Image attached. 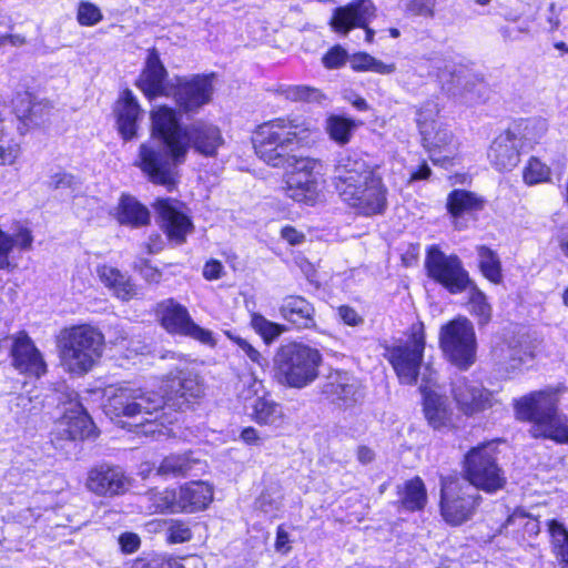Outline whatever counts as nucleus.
<instances>
[{"mask_svg":"<svg viewBox=\"0 0 568 568\" xmlns=\"http://www.w3.org/2000/svg\"><path fill=\"white\" fill-rule=\"evenodd\" d=\"M474 489L457 474L440 476L438 509L448 526L459 527L477 514L483 496Z\"/></svg>","mask_w":568,"mask_h":568,"instance_id":"6e6552de","label":"nucleus"},{"mask_svg":"<svg viewBox=\"0 0 568 568\" xmlns=\"http://www.w3.org/2000/svg\"><path fill=\"white\" fill-rule=\"evenodd\" d=\"M322 393L333 404L343 408L353 407L364 398L361 381L347 372L329 374Z\"/></svg>","mask_w":568,"mask_h":568,"instance_id":"412c9836","label":"nucleus"},{"mask_svg":"<svg viewBox=\"0 0 568 568\" xmlns=\"http://www.w3.org/2000/svg\"><path fill=\"white\" fill-rule=\"evenodd\" d=\"M178 495L179 511L195 513L205 509L213 499V488L204 481H191L182 486Z\"/></svg>","mask_w":568,"mask_h":568,"instance_id":"bb28decb","label":"nucleus"},{"mask_svg":"<svg viewBox=\"0 0 568 568\" xmlns=\"http://www.w3.org/2000/svg\"><path fill=\"white\" fill-rule=\"evenodd\" d=\"M425 328L422 322L413 323L407 333V339L399 345H393V371L403 385L417 383L425 351Z\"/></svg>","mask_w":568,"mask_h":568,"instance_id":"f8f14e48","label":"nucleus"},{"mask_svg":"<svg viewBox=\"0 0 568 568\" xmlns=\"http://www.w3.org/2000/svg\"><path fill=\"white\" fill-rule=\"evenodd\" d=\"M223 273V265L216 260L206 262L203 268V276L206 280H219Z\"/></svg>","mask_w":568,"mask_h":568,"instance_id":"0e129e2a","label":"nucleus"},{"mask_svg":"<svg viewBox=\"0 0 568 568\" xmlns=\"http://www.w3.org/2000/svg\"><path fill=\"white\" fill-rule=\"evenodd\" d=\"M78 409L71 414H65L58 423L57 434L63 439L82 440L94 438L97 436L91 417L83 410L80 404H75Z\"/></svg>","mask_w":568,"mask_h":568,"instance_id":"393cba45","label":"nucleus"},{"mask_svg":"<svg viewBox=\"0 0 568 568\" xmlns=\"http://www.w3.org/2000/svg\"><path fill=\"white\" fill-rule=\"evenodd\" d=\"M165 77L166 70L161 63L158 53L151 52L148 57L145 69L138 81V85L149 98L170 95L171 92L166 91L164 85Z\"/></svg>","mask_w":568,"mask_h":568,"instance_id":"cd10ccee","label":"nucleus"},{"mask_svg":"<svg viewBox=\"0 0 568 568\" xmlns=\"http://www.w3.org/2000/svg\"><path fill=\"white\" fill-rule=\"evenodd\" d=\"M318 130L312 120L290 114L260 124L253 134L257 156L273 168H285V192L296 202L313 204L318 194L322 163L308 156L292 154L294 145L314 143Z\"/></svg>","mask_w":568,"mask_h":568,"instance_id":"f03ea898","label":"nucleus"},{"mask_svg":"<svg viewBox=\"0 0 568 568\" xmlns=\"http://www.w3.org/2000/svg\"><path fill=\"white\" fill-rule=\"evenodd\" d=\"M151 508L155 513H178V495L175 490L153 491L150 494Z\"/></svg>","mask_w":568,"mask_h":568,"instance_id":"a18cd8bd","label":"nucleus"},{"mask_svg":"<svg viewBox=\"0 0 568 568\" xmlns=\"http://www.w3.org/2000/svg\"><path fill=\"white\" fill-rule=\"evenodd\" d=\"M164 395L144 392L132 386H122L109 397L106 408L115 416L140 418L139 425H150L144 433L158 430L159 413L164 406L174 409L189 407L193 399L203 394L199 376L191 371L176 369L171 372L164 382Z\"/></svg>","mask_w":568,"mask_h":568,"instance_id":"7ed1b4c3","label":"nucleus"},{"mask_svg":"<svg viewBox=\"0 0 568 568\" xmlns=\"http://www.w3.org/2000/svg\"><path fill=\"white\" fill-rule=\"evenodd\" d=\"M213 91L212 75L195 74L190 78H178L171 94L179 108L189 113L196 112L207 104Z\"/></svg>","mask_w":568,"mask_h":568,"instance_id":"6ab92c4d","label":"nucleus"},{"mask_svg":"<svg viewBox=\"0 0 568 568\" xmlns=\"http://www.w3.org/2000/svg\"><path fill=\"white\" fill-rule=\"evenodd\" d=\"M251 326L266 344H271L286 331L284 325L271 322L260 313L251 314Z\"/></svg>","mask_w":568,"mask_h":568,"instance_id":"37998d69","label":"nucleus"},{"mask_svg":"<svg viewBox=\"0 0 568 568\" xmlns=\"http://www.w3.org/2000/svg\"><path fill=\"white\" fill-rule=\"evenodd\" d=\"M281 234L292 245L301 244L304 241V235L292 226L283 227Z\"/></svg>","mask_w":568,"mask_h":568,"instance_id":"338daca9","label":"nucleus"},{"mask_svg":"<svg viewBox=\"0 0 568 568\" xmlns=\"http://www.w3.org/2000/svg\"><path fill=\"white\" fill-rule=\"evenodd\" d=\"M152 140L140 145L136 166L159 185L172 190L179 180L178 168L190 148L204 156H215L224 144L220 128L202 120L182 126L176 112L168 106L152 111Z\"/></svg>","mask_w":568,"mask_h":568,"instance_id":"f257e3e1","label":"nucleus"},{"mask_svg":"<svg viewBox=\"0 0 568 568\" xmlns=\"http://www.w3.org/2000/svg\"><path fill=\"white\" fill-rule=\"evenodd\" d=\"M243 385L247 386V389L242 390L239 396L244 403H246L254 395H257L258 388L262 386V383L258 382L255 377L251 376L243 381Z\"/></svg>","mask_w":568,"mask_h":568,"instance_id":"e2e57ef3","label":"nucleus"},{"mask_svg":"<svg viewBox=\"0 0 568 568\" xmlns=\"http://www.w3.org/2000/svg\"><path fill=\"white\" fill-rule=\"evenodd\" d=\"M527 129L528 120H515L511 126L504 130L491 141L487 150V158L496 171L510 172L518 165L520 151L516 141L525 138L524 133Z\"/></svg>","mask_w":568,"mask_h":568,"instance_id":"4468645a","label":"nucleus"},{"mask_svg":"<svg viewBox=\"0 0 568 568\" xmlns=\"http://www.w3.org/2000/svg\"><path fill=\"white\" fill-rule=\"evenodd\" d=\"M351 173L368 174V165L366 161L358 153H343L338 156L335 165L334 179L342 180V185L345 184L351 176Z\"/></svg>","mask_w":568,"mask_h":568,"instance_id":"a19ab883","label":"nucleus"},{"mask_svg":"<svg viewBox=\"0 0 568 568\" xmlns=\"http://www.w3.org/2000/svg\"><path fill=\"white\" fill-rule=\"evenodd\" d=\"M32 242L33 236L28 229H21L14 235H10L0 229V270L10 267L9 255L14 246L20 250H29Z\"/></svg>","mask_w":568,"mask_h":568,"instance_id":"c9c22d12","label":"nucleus"},{"mask_svg":"<svg viewBox=\"0 0 568 568\" xmlns=\"http://www.w3.org/2000/svg\"><path fill=\"white\" fill-rule=\"evenodd\" d=\"M436 0H410L406 11L410 16L433 17Z\"/></svg>","mask_w":568,"mask_h":568,"instance_id":"3c124183","label":"nucleus"},{"mask_svg":"<svg viewBox=\"0 0 568 568\" xmlns=\"http://www.w3.org/2000/svg\"><path fill=\"white\" fill-rule=\"evenodd\" d=\"M192 532L187 524L181 520H173L166 529V540L170 544H181L189 541Z\"/></svg>","mask_w":568,"mask_h":568,"instance_id":"09e8293b","label":"nucleus"},{"mask_svg":"<svg viewBox=\"0 0 568 568\" xmlns=\"http://www.w3.org/2000/svg\"><path fill=\"white\" fill-rule=\"evenodd\" d=\"M432 176V169L427 164V162L424 160L419 163V165L410 172L409 174V182L414 181H422V180H428Z\"/></svg>","mask_w":568,"mask_h":568,"instance_id":"69168bd1","label":"nucleus"},{"mask_svg":"<svg viewBox=\"0 0 568 568\" xmlns=\"http://www.w3.org/2000/svg\"><path fill=\"white\" fill-rule=\"evenodd\" d=\"M424 268L428 278L450 294H459L471 285L469 272L457 254H446L437 244L426 248Z\"/></svg>","mask_w":568,"mask_h":568,"instance_id":"9b49d317","label":"nucleus"},{"mask_svg":"<svg viewBox=\"0 0 568 568\" xmlns=\"http://www.w3.org/2000/svg\"><path fill=\"white\" fill-rule=\"evenodd\" d=\"M241 439L248 445H258L262 443V438L253 427H246L241 433Z\"/></svg>","mask_w":568,"mask_h":568,"instance_id":"774afa93","label":"nucleus"},{"mask_svg":"<svg viewBox=\"0 0 568 568\" xmlns=\"http://www.w3.org/2000/svg\"><path fill=\"white\" fill-rule=\"evenodd\" d=\"M500 440H485L470 447L462 459V476L477 491L495 495L507 487L506 470L499 462Z\"/></svg>","mask_w":568,"mask_h":568,"instance_id":"39448f33","label":"nucleus"},{"mask_svg":"<svg viewBox=\"0 0 568 568\" xmlns=\"http://www.w3.org/2000/svg\"><path fill=\"white\" fill-rule=\"evenodd\" d=\"M109 343L115 346H125L128 342V333L119 325L111 326L108 331Z\"/></svg>","mask_w":568,"mask_h":568,"instance_id":"052dcab7","label":"nucleus"},{"mask_svg":"<svg viewBox=\"0 0 568 568\" xmlns=\"http://www.w3.org/2000/svg\"><path fill=\"white\" fill-rule=\"evenodd\" d=\"M515 418L530 424L532 439L568 445V418L559 412V394L552 387L531 390L511 403Z\"/></svg>","mask_w":568,"mask_h":568,"instance_id":"20e7f679","label":"nucleus"},{"mask_svg":"<svg viewBox=\"0 0 568 568\" xmlns=\"http://www.w3.org/2000/svg\"><path fill=\"white\" fill-rule=\"evenodd\" d=\"M116 123L120 134L124 140H131L136 134L138 121L142 110L132 91L124 90L115 106Z\"/></svg>","mask_w":568,"mask_h":568,"instance_id":"a878e982","label":"nucleus"},{"mask_svg":"<svg viewBox=\"0 0 568 568\" xmlns=\"http://www.w3.org/2000/svg\"><path fill=\"white\" fill-rule=\"evenodd\" d=\"M478 255V270L483 277L493 285H499L504 281L503 264L496 251L487 245L476 247Z\"/></svg>","mask_w":568,"mask_h":568,"instance_id":"72a5a7b5","label":"nucleus"},{"mask_svg":"<svg viewBox=\"0 0 568 568\" xmlns=\"http://www.w3.org/2000/svg\"><path fill=\"white\" fill-rule=\"evenodd\" d=\"M550 538V548L558 566L568 561V529L558 519H549L546 523Z\"/></svg>","mask_w":568,"mask_h":568,"instance_id":"e433bc0d","label":"nucleus"},{"mask_svg":"<svg viewBox=\"0 0 568 568\" xmlns=\"http://www.w3.org/2000/svg\"><path fill=\"white\" fill-rule=\"evenodd\" d=\"M346 61V51L339 47L331 49L324 57L323 63L328 69H335L343 65Z\"/></svg>","mask_w":568,"mask_h":568,"instance_id":"864d4df0","label":"nucleus"},{"mask_svg":"<svg viewBox=\"0 0 568 568\" xmlns=\"http://www.w3.org/2000/svg\"><path fill=\"white\" fill-rule=\"evenodd\" d=\"M439 347L445 357L460 371L476 362L477 341L471 323L465 317L448 321L439 332Z\"/></svg>","mask_w":568,"mask_h":568,"instance_id":"9d476101","label":"nucleus"},{"mask_svg":"<svg viewBox=\"0 0 568 568\" xmlns=\"http://www.w3.org/2000/svg\"><path fill=\"white\" fill-rule=\"evenodd\" d=\"M17 413H22L27 416L38 414L42 408V402L38 396H30L28 394H20L16 397Z\"/></svg>","mask_w":568,"mask_h":568,"instance_id":"8fccbe9b","label":"nucleus"},{"mask_svg":"<svg viewBox=\"0 0 568 568\" xmlns=\"http://www.w3.org/2000/svg\"><path fill=\"white\" fill-rule=\"evenodd\" d=\"M315 310L313 305L300 295L285 296L280 305V314L283 320L294 324L298 328H308L315 324Z\"/></svg>","mask_w":568,"mask_h":568,"instance_id":"c85d7f7f","label":"nucleus"},{"mask_svg":"<svg viewBox=\"0 0 568 568\" xmlns=\"http://www.w3.org/2000/svg\"><path fill=\"white\" fill-rule=\"evenodd\" d=\"M417 126L422 145L433 164L440 166L452 164L453 153L458 150L459 142L447 124L420 112L417 118Z\"/></svg>","mask_w":568,"mask_h":568,"instance_id":"ddd939ff","label":"nucleus"},{"mask_svg":"<svg viewBox=\"0 0 568 568\" xmlns=\"http://www.w3.org/2000/svg\"><path fill=\"white\" fill-rule=\"evenodd\" d=\"M154 210L169 239L178 244L183 243L193 225L190 217L182 211V204L173 199H159L154 203Z\"/></svg>","mask_w":568,"mask_h":568,"instance_id":"5701e85b","label":"nucleus"},{"mask_svg":"<svg viewBox=\"0 0 568 568\" xmlns=\"http://www.w3.org/2000/svg\"><path fill=\"white\" fill-rule=\"evenodd\" d=\"M252 407V415L256 423L270 426L282 425L284 418L282 407L273 399L265 396L257 397Z\"/></svg>","mask_w":568,"mask_h":568,"instance_id":"4c0bfd02","label":"nucleus"},{"mask_svg":"<svg viewBox=\"0 0 568 568\" xmlns=\"http://www.w3.org/2000/svg\"><path fill=\"white\" fill-rule=\"evenodd\" d=\"M19 145L0 146V165H11L19 156Z\"/></svg>","mask_w":568,"mask_h":568,"instance_id":"680f3d73","label":"nucleus"},{"mask_svg":"<svg viewBox=\"0 0 568 568\" xmlns=\"http://www.w3.org/2000/svg\"><path fill=\"white\" fill-rule=\"evenodd\" d=\"M101 282L121 301H130L138 295V287L129 276L115 267L102 265L98 268Z\"/></svg>","mask_w":568,"mask_h":568,"instance_id":"7c9ffc66","label":"nucleus"},{"mask_svg":"<svg viewBox=\"0 0 568 568\" xmlns=\"http://www.w3.org/2000/svg\"><path fill=\"white\" fill-rule=\"evenodd\" d=\"M201 464V460L194 457L192 452L171 454L161 462L155 469V474L165 477L185 476L195 469H200Z\"/></svg>","mask_w":568,"mask_h":568,"instance_id":"2f4dec72","label":"nucleus"},{"mask_svg":"<svg viewBox=\"0 0 568 568\" xmlns=\"http://www.w3.org/2000/svg\"><path fill=\"white\" fill-rule=\"evenodd\" d=\"M0 345L10 349L12 365L20 373L37 377L45 373V362L26 332H19L4 337Z\"/></svg>","mask_w":568,"mask_h":568,"instance_id":"f3484780","label":"nucleus"},{"mask_svg":"<svg viewBox=\"0 0 568 568\" xmlns=\"http://www.w3.org/2000/svg\"><path fill=\"white\" fill-rule=\"evenodd\" d=\"M349 62L356 71H373L381 74H387L390 71L387 64L367 53H356L351 58Z\"/></svg>","mask_w":568,"mask_h":568,"instance_id":"49530a36","label":"nucleus"},{"mask_svg":"<svg viewBox=\"0 0 568 568\" xmlns=\"http://www.w3.org/2000/svg\"><path fill=\"white\" fill-rule=\"evenodd\" d=\"M352 179L342 185V180H335V187L341 199L363 215L381 213L386 209V189L382 179L368 168V174L351 173Z\"/></svg>","mask_w":568,"mask_h":568,"instance_id":"1a4fd4ad","label":"nucleus"},{"mask_svg":"<svg viewBox=\"0 0 568 568\" xmlns=\"http://www.w3.org/2000/svg\"><path fill=\"white\" fill-rule=\"evenodd\" d=\"M277 91L291 101L320 103L324 98L320 90L307 85H280Z\"/></svg>","mask_w":568,"mask_h":568,"instance_id":"c03bdc74","label":"nucleus"},{"mask_svg":"<svg viewBox=\"0 0 568 568\" xmlns=\"http://www.w3.org/2000/svg\"><path fill=\"white\" fill-rule=\"evenodd\" d=\"M102 20L101 10L91 2H81L78 8V21L81 26H94Z\"/></svg>","mask_w":568,"mask_h":568,"instance_id":"de8ad7c7","label":"nucleus"},{"mask_svg":"<svg viewBox=\"0 0 568 568\" xmlns=\"http://www.w3.org/2000/svg\"><path fill=\"white\" fill-rule=\"evenodd\" d=\"M506 527H513L514 531L523 540L535 538L540 532L538 517L532 516L521 507H516L506 518Z\"/></svg>","mask_w":568,"mask_h":568,"instance_id":"f704fd0d","label":"nucleus"},{"mask_svg":"<svg viewBox=\"0 0 568 568\" xmlns=\"http://www.w3.org/2000/svg\"><path fill=\"white\" fill-rule=\"evenodd\" d=\"M165 568H205L201 557L189 556L180 559H169Z\"/></svg>","mask_w":568,"mask_h":568,"instance_id":"6e6d98bb","label":"nucleus"},{"mask_svg":"<svg viewBox=\"0 0 568 568\" xmlns=\"http://www.w3.org/2000/svg\"><path fill=\"white\" fill-rule=\"evenodd\" d=\"M130 478L122 468L106 464L92 468L87 478V488L98 496L113 497L130 488Z\"/></svg>","mask_w":568,"mask_h":568,"instance_id":"4be33fe9","label":"nucleus"},{"mask_svg":"<svg viewBox=\"0 0 568 568\" xmlns=\"http://www.w3.org/2000/svg\"><path fill=\"white\" fill-rule=\"evenodd\" d=\"M104 335L91 325L65 328L59 338L61 364L71 374L84 375L100 361Z\"/></svg>","mask_w":568,"mask_h":568,"instance_id":"423d86ee","label":"nucleus"},{"mask_svg":"<svg viewBox=\"0 0 568 568\" xmlns=\"http://www.w3.org/2000/svg\"><path fill=\"white\" fill-rule=\"evenodd\" d=\"M374 16L375 7L371 0H355L334 10L331 27L341 34H347L352 29L362 28L365 30L366 41L369 42L374 31L368 28V23Z\"/></svg>","mask_w":568,"mask_h":568,"instance_id":"aec40b11","label":"nucleus"},{"mask_svg":"<svg viewBox=\"0 0 568 568\" xmlns=\"http://www.w3.org/2000/svg\"><path fill=\"white\" fill-rule=\"evenodd\" d=\"M436 377L433 373L425 375L419 386L422 395V412L428 424L434 430L447 432L455 429L453 410L445 395L437 392Z\"/></svg>","mask_w":568,"mask_h":568,"instance_id":"dca6fc26","label":"nucleus"},{"mask_svg":"<svg viewBox=\"0 0 568 568\" xmlns=\"http://www.w3.org/2000/svg\"><path fill=\"white\" fill-rule=\"evenodd\" d=\"M234 341L253 363L257 364L261 367L267 365L266 358L262 356V354L257 349H255L247 341L241 337H236L234 338Z\"/></svg>","mask_w":568,"mask_h":568,"instance_id":"603ef678","label":"nucleus"},{"mask_svg":"<svg viewBox=\"0 0 568 568\" xmlns=\"http://www.w3.org/2000/svg\"><path fill=\"white\" fill-rule=\"evenodd\" d=\"M77 184V179L70 173L59 172L51 176V185L54 189H74Z\"/></svg>","mask_w":568,"mask_h":568,"instance_id":"13d9d810","label":"nucleus"},{"mask_svg":"<svg viewBox=\"0 0 568 568\" xmlns=\"http://www.w3.org/2000/svg\"><path fill=\"white\" fill-rule=\"evenodd\" d=\"M485 205L486 200L483 196L465 189H454L446 197V210L452 219L475 214L483 211Z\"/></svg>","mask_w":568,"mask_h":568,"instance_id":"c756f323","label":"nucleus"},{"mask_svg":"<svg viewBox=\"0 0 568 568\" xmlns=\"http://www.w3.org/2000/svg\"><path fill=\"white\" fill-rule=\"evenodd\" d=\"M452 397L459 413L473 418L491 409L496 399L494 393L483 386H475L466 378L457 379L452 386Z\"/></svg>","mask_w":568,"mask_h":568,"instance_id":"a211bd4d","label":"nucleus"},{"mask_svg":"<svg viewBox=\"0 0 568 568\" xmlns=\"http://www.w3.org/2000/svg\"><path fill=\"white\" fill-rule=\"evenodd\" d=\"M337 315L344 324L349 326H358L364 323V318L348 305L338 306Z\"/></svg>","mask_w":568,"mask_h":568,"instance_id":"5fc2aeb1","label":"nucleus"},{"mask_svg":"<svg viewBox=\"0 0 568 568\" xmlns=\"http://www.w3.org/2000/svg\"><path fill=\"white\" fill-rule=\"evenodd\" d=\"M396 495L398 511L419 513L426 508L428 503L427 488L419 476H414L397 486Z\"/></svg>","mask_w":568,"mask_h":568,"instance_id":"b1692460","label":"nucleus"},{"mask_svg":"<svg viewBox=\"0 0 568 568\" xmlns=\"http://www.w3.org/2000/svg\"><path fill=\"white\" fill-rule=\"evenodd\" d=\"M140 266H135V268L139 270L141 276L149 283H159L161 277H162V274L161 272L156 268V267H153L148 261L145 260H141L140 262Z\"/></svg>","mask_w":568,"mask_h":568,"instance_id":"4d7b16f0","label":"nucleus"},{"mask_svg":"<svg viewBox=\"0 0 568 568\" xmlns=\"http://www.w3.org/2000/svg\"><path fill=\"white\" fill-rule=\"evenodd\" d=\"M361 122L342 115H331L326 119L325 130L331 140L339 145L347 144Z\"/></svg>","mask_w":568,"mask_h":568,"instance_id":"58836bf2","label":"nucleus"},{"mask_svg":"<svg viewBox=\"0 0 568 568\" xmlns=\"http://www.w3.org/2000/svg\"><path fill=\"white\" fill-rule=\"evenodd\" d=\"M119 544L123 552L132 554L140 547V537L133 532H124L119 537Z\"/></svg>","mask_w":568,"mask_h":568,"instance_id":"bf43d9fd","label":"nucleus"},{"mask_svg":"<svg viewBox=\"0 0 568 568\" xmlns=\"http://www.w3.org/2000/svg\"><path fill=\"white\" fill-rule=\"evenodd\" d=\"M116 217L120 224L140 227L150 222V212L133 196L123 195L118 206Z\"/></svg>","mask_w":568,"mask_h":568,"instance_id":"473e14b6","label":"nucleus"},{"mask_svg":"<svg viewBox=\"0 0 568 568\" xmlns=\"http://www.w3.org/2000/svg\"><path fill=\"white\" fill-rule=\"evenodd\" d=\"M551 179L550 168L537 156H530L523 169L525 184L531 186L547 183Z\"/></svg>","mask_w":568,"mask_h":568,"instance_id":"79ce46f5","label":"nucleus"},{"mask_svg":"<svg viewBox=\"0 0 568 568\" xmlns=\"http://www.w3.org/2000/svg\"><path fill=\"white\" fill-rule=\"evenodd\" d=\"M156 315L168 332L192 337L205 345H215L212 332L195 324L187 308L173 298L159 303Z\"/></svg>","mask_w":568,"mask_h":568,"instance_id":"2eb2a0df","label":"nucleus"},{"mask_svg":"<svg viewBox=\"0 0 568 568\" xmlns=\"http://www.w3.org/2000/svg\"><path fill=\"white\" fill-rule=\"evenodd\" d=\"M273 361L276 381L283 386L300 389L317 378L322 355L317 348L288 342L277 348Z\"/></svg>","mask_w":568,"mask_h":568,"instance_id":"0eeeda50","label":"nucleus"},{"mask_svg":"<svg viewBox=\"0 0 568 568\" xmlns=\"http://www.w3.org/2000/svg\"><path fill=\"white\" fill-rule=\"evenodd\" d=\"M467 290L469 291L468 303L470 314L476 318L479 327L488 325L493 317V308L487 301L486 294L474 281Z\"/></svg>","mask_w":568,"mask_h":568,"instance_id":"ea45409f","label":"nucleus"}]
</instances>
